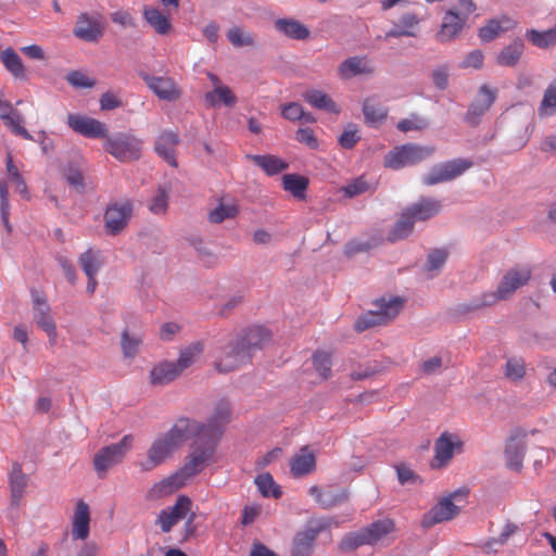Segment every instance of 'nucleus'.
Wrapping results in <instances>:
<instances>
[{
    "label": "nucleus",
    "instance_id": "nucleus-1",
    "mask_svg": "<svg viewBox=\"0 0 556 556\" xmlns=\"http://www.w3.org/2000/svg\"><path fill=\"white\" fill-rule=\"evenodd\" d=\"M216 444L208 439L195 444L192 452L186 457L184 466L174 475L154 484L151 492L156 496H164L184 486L189 479L199 475L213 462Z\"/></svg>",
    "mask_w": 556,
    "mask_h": 556
},
{
    "label": "nucleus",
    "instance_id": "nucleus-2",
    "mask_svg": "<svg viewBox=\"0 0 556 556\" xmlns=\"http://www.w3.org/2000/svg\"><path fill=\"white\" fill-rule=\"evenodd\" d=\"M270 339V333L260 326L248 329L235 342L229 343L215 367L219 372H229L251 362L253 354Z\"/></svg>",
    "mask_w": 556,
    "mask_h": 556
},
{
    "label": "nucleus",
    "instance_id": "nucleus-3",
    "mask_svg": "<svg viewBox=\"0 0 556 556\" xmlns=\"http://www.w3.org/2000/svg\"><path fill=\"white\" fill-rule=\"evenodd\" d=\"M531 278L532 269L530 266L511 267L504 273L495 291L482 293L479 298L473 299L469 305H464L462 311L467 313L509 300L518 289L527 286Z\"/></svg>",
    "mask_w": 556,
    "mask_h": 556
},
{
    "label": "nucleus",
    "instance_id": "nucleus-4",
    "mask_svg": "<svg viewBox=\"0 0 556 556\" xmlns=\"http://www.w3.org/2000/svg\"><path fill=\"white\" fill-rule=\"evenodd\" d=\"M339 527V521L330 517L312 518L298 530L291 541V556H313L320 533Z\"/></svg>",
    "mask_w": 556,
    "mask_h": 556
},
{
    "label": "nucleus",
    "instance_id": "nucleus-5",
    "mask_svg": "<svg viewBox=\"0 0 556 556\" xmlns=\"http://www.w3.org/2000/svg\"><path fill=\"white\" fill-rule=\"evenodd\" d=\"M395 531V525L391 519H379L358 531L344 535L339 544L343 552H352L363 545H376L383 542Z\"/></svg>",
    "mask_w": 556,
    "mask_h": 556
},
{
    "label": "nucleus",
    "instance_id": "nucleus-6",
    "mask_svg": "<svg viewBox=\"0 0 556 556\" xmlns=\"http://www.w3.org/2000/svg\"><path fill=\"white\" fill-rule=\"evenodd\" d=\"M376 309H370L361 315L354 325L357 332H363L377 326H386L391 323L404 306V299L400 296L380 298L375 301Z\"/></svg>",
    "mask_w": 556,
    "mask_h": 556
},
{
    "label": "nucleus",
    "instance_id": "nucleus-7",
    "mask_svg": "<svg viewBox=\"0 0 556 556\" xmlns=\"http://www.w3.org/2000/svg\"><path fill=\"white\" fill-rule=\"evenodd\" d=\"M465 442L457 433L442 432L433 444V456L429 462L432 470L446 469L453 458L464 452Z\"/></svg>",
    "mask_w": 556,
    "mask_h": 556
},
{
    "label": "nucleus",
    "instance_id": "nucleus-8",
    "mask_svg": "<svg viewBox=\"0 0 556 556\" xmlns=\"http://www.w3.org/2000/svg\"><path fill=\"white\" fill-rule=\"evenodd\" d=\"M191 507L192 501L186 495H179L173 506L160 511L156 525L160 526L162 532L168 533L176 523L188 516L185 527L187 533H192L195 514L191 511Z\"/></svg>",
    "mask_w": 556,
    "mask_h": 556
},
{
    "label": "nucleus",
    "instance_id": "nucleus-9",
    "mask_svg": "<svg viewBox=\"0 0 556 556\" xmlns=\"http://www.w3.org/2000/svg\"><path fill=\"white\" fill-rule=\"evenodd\" d=\"M132 443L134 437L126 434L119 442L102 447L94 455L93 466L100 478H103L110 468L123 460L132 447Z\"/></svg>",
    "mask_w": 556,
    "mask_h": 556
},
{
    "label": "nucleus",
    "instance_id": "nucleus-10",
    "mask_svg": "<svg viewBox=\"0 0 556 556\" xmlns=\"http://www.w3.org/2000/svg\"><path fill=\"white\" fill-rule=\"evenodd\" d=\"M142 141L129 134H117L108 137L104 150L122 162L138 160L141 155Z\"/></svg>",
    "mask_w": 556,
    "mask_h": 556
},
{
    "label": "nucleus",
    "instance_id": "nucleus-11",
    "mask_svg": "<svg viewBox=\"0 0 556 556\" xmlns=\"http://www.w3.org/2000/svg\"><path fill=\"white\" fill-rule=\"evenodd\" d=\"M468 489H459L442 497L427 514L422 517V527L430 528L437 523L450 521L459 514V507L453 503V500L468 495Z\"/></svg>",
    "mask_w": 556,
    "mask_h": 556
},
{
    "label": "nucleus",
    "instance_id": "nucleus-12",
    "mask_svg": "<svg viewBox=\"0 0 556 556\" xmlns=\"http://www.w3.org/2000/svg\"><path fill=\"white\" fill-rule=\"evenodd\" d=\"M472 166V162L467 159H455L437 164L431 170L422 177V182L427 186H433L441 182L451 181Z\"/></svg>",
    "mask_w": 556,
    "mask_h": 556
},
{
    "label": "nucleus",
    "instance_id": "nucleus-13",
    "mask_svg": "<svg viewBox=\"0 0 556 556\" xmlns=\"http://www.w3.org/2000/svg\"><path fill=\"white\" fill-rule=\"evenodd\" d=\"M164 437L178 450L187 440L195 438V444L205 440L201 422L187 417H180Z\"/></svg>",
    "mask_w": 556,
    "mask_h": 556
},
{
    "label": "nucleus",
    "instance_id": "nucleus-14",
    "mask_svg": "<svg viewBox=\"0 0 556 556\" xmlns=\"http://www.w3.org/2000/svg\"><path fill=\"white\" fill-rule=\"evenodd\" d=\"M131 214L132 204L129 201L109 204L104 213L106 232L111 236L121 233L128 225Z\"/></svg>",
    "mask_w": 556,
    "mask_h": 556
},
{
    "label": "nucleus",
    "instance_id": "nucleus-15",
    "mask_svg": "<svg viewBox=\"0 0 556 556\" xmlns=\"http://www.w3.org/2000/svg\"><path fill=\"white\" fill-rule=\"evenodd\" d=\"M33 318L36 325L43 330L51 344H55L58 332L51 307L46 298L39 293H33Z\"/></svg>",
    "mask_w": 556,
    "mask_h": 556
},
{
    "label": "nucleus",
    "instance_id": "nucleus-16",
    "mask_svg": "<svg viewBox=\"0 0 556 556\" xmlns=\"http://www.w3.org/2000/svg\"><path fill=\"white\" fill-rule=\"evenodd\" d=\"M497 98V89L491 88L489 85H482L475 100L468 108L465 121L471 126H477L481 122V117L490 110Z\"/></svg>",
    "mask_w": 556,
    "mask_h": 556
},
{
    "label": "nucleus",
    "instance_id": "nucleus-17",
    "mask_svg": "<svg viewBox=\"0 0 556 556\" xmlns=\"http://www.w3.org/2000/svg\"><path fill=\"white\" fill-rule=\"evenodd\" d=\"M527 451V431L516 429L505 444V460L509 469L520 471L523 467V458Z\"/></svg>",
    "mask_w": 556,
    "mask_h": 556
},
{
    "label": "nucleus",
    "instance_id": "nucleus-18",
    "mask_svg": "<svg viewBox=\"0 0 556 556\" xmlns=\"http://www.w3.org/2000/svg\"><path fill=\"white\" fill-rule=\"evenodd\" d=\"M229 419L230 405L227 402L218 403L207 422H201V429L205 439L217 443L220 440L225 426Z\"/></svg>",
    "mask_w": 556,
    "mask_h": 556
},
{
    "label": "nucleus",
    "instance_id": "nucleus-19",
    "mask_svg": "<svg viewBox=\"0 0 556 556\" xmlns=\"http://www.w3.org/2000/svg\"><path fill=\"white\" fill-rule=\"evenodd\" d=\"M67 125L77 134L87 138H104L108 136V128L102 122L83 116L79 114H70Z\"/></svg>",
    "mask_w": 556,
    "mask_h": 556
},
{
    "label": "nucleus",
    "instance_id": "nucleus-20",
    "mask_svg": "<svg viewBox=\"0 0 556 556\" xmlns=\"http://www.w3.org/2000/svg\"><path fill=\"white\" fill-rule=\"evenodd\" d=\"M74 35L87 42H98L104 33V25L88 13H81L73 29Z\"/></svg>",
    "mask_w": 556,
    "mask_h": 556
},
{
    "label": "nucleus",
    "instance_id": "nucleus-21",
    "mask_svg": "<svg viewBox=\"0 0 556 556\" xmlns=\"http://www.w3.org/2000/svg\"><path fill=\"white\" fill-rule=\"evenodd\" d=\"M180 139L176 131L163 130L155 139L154 150L168 165L177 167L176 148Z\"/></svg>",
    "mask_w": 556,
    "mask_h": 556
},
{
    "label": "nucleus",
    "instance_id": "nucleus-22",
    "mask_svg": "<svg viewBox=\"0 0 556 556\" xmlns=\"http://www.w3.org/2000/svg\"><path fill=\"white\" fill-rule=\"evenodd\" d=\"M177 448L164 437H160L150 446L148 458L141 463L143 470H151L164 463Z\"/></svg>",
    "mask_w": 556,
    "mask_h": 556
},
{
    "label": "nucleus",
    "instance_id": "nucleus-23",
    "mask_svg": "<svg viewBox=\"0 0 556 556\" xmlns=\"http://www.w3.org/2000/svg\"><path fill=\"white\" fill-rule=\"evenodd\" d=\"M147 86L162 100L175 101L180 97V89L169 77L142 75Z\"/></svg>",
    "mask_w": 556,
    "mask_h": 556
},
{
    "label": "nucleus",
    "instance_id": "nucleus-24",
    "mask_svg": "<svg viewBox=\"0 0 556 556\" xmlns=\"http://www.w3.org/2000/svg\"><path fill=\"white\" fill-rule=\"evenodd\" d=\"M417 157V148L414 144L395 147L387 153L383 164L387 168L400 169L413 165Z\"/></svg>",
    "mask_w": 556,
    "mask_h": 556
},
{
    "label": "nucleus",
    "instance_id": "nucleus-25",
    "mask_svg": "<svg viewBox=\"0 0 556 556\" xmlns=\"http://www.w3.org/2000/svg\"><path fill=\"white\" fill-rule=\"evenodd\" d=\"M467 20L468 18L459 14L456 9L447 10L438 33L439 39L441 41H448L457 37L463 30Z\"/></svg>",
    "mask_w": 556,
    "mask_h": 556
},
{
    "label": "nucleus",
    "instance_id": "nucleus-26",
    "mask_svg": "<svg viewBox=\"0 0 556 556\" xmlns=\"http://www.w3.org/2000/svg\"><path fill=\"white\" fill-rule=\"evenodd\" d=\"M375 72L372 63L366 56H352L344 60L338 67L342 79H350L357 75H370Z\"/></svg>",
    "mask_w": 556,
    "mask_h": 556
},
{
    "label": "nucleus",
    "instance_id": "nucleus-27",
    "mask_svg": "<svg viewBox=\"0 0 556 556\" xmlns=\"http://www.w3.org/2000/svg\"><path fill=\"white\" fill-rule=\"evenodd\" d=\"M417 219V206H410L404 210L395 223L394 227L388 233V241L396 242L406 238L414 229Z\"/></svg>",
    "mask_w": 556,
    "mask_h": 556
},
{
    "label": "nucleus",
    "instance_id": "nucleus-28",
    "mask_svg": "<svg viewBox=\"0 0 556 556\" xmlns=\"http://www.w3.org/2000/svg\"><path fill=\"white\" fill-rule=\"evenodd\" d=\"M90 509L86 502L78 501L72 520V538L85 540L89 535Z\"/></svg>",
    "mask_w": 556,
    "mask_h": 556
},
{
    "label": "nucleus",
    "instance_id": "nucleus-29",
    "mask_svg": "<svg viewBox=\"0 0 556 556\" xmlns=\"http://www.w3.org/2000/svg\"><path fill=\"white\" fill-rule=\"evenodd\" d=\"M316 468V457L307 446H303L290 460V471L299 478L312 473Z\"/></svg>",
    "mask_w": 556,
    "mask_h": 556
},
{
    "label": "nucleus",
    "instance_id": "nucleus-30",
    "mask_svg": "<svg viewBox=\"0 0 556 556\" xmlns=\"http://www.w3.org/2000/svg\"><path fill=\"white\" fill-rule=\"evenodd\" d=\"M267 176L278 175L289 168L288 162L274 154H247Z\"/></svg>",
    "mask_w": 556,
    "mask_h": 556
},
{
    "label": "nucleus",
    "instance_id": "nucleus-31",
    "mask_svg": "<svg viewBox=\"0 0 556 556\" xmlns=\"http://www.w3.org/2000/svg\"><path fill=\"white\" fill-rule=\"evenodd\" d=\"M179 368L174 362L163 361L155 364L150 370L149 379L152 386H165L180 376Z\"/></svg>",
    "mask_w": 556,
    "mask_h": 556
},
{
    "label": "nucleus",
    "instance_id": "nucleus-32",
    "mask_svg": "<svg viewBox=\"0 0 556 556\" xmlns=\"http://www.w3.org/2000/svg\"><path fill=\"white\" fill-rule=\"evenodd\" d=\"M517 26V22L509 16L490 20L479 29V38L483 42H490L500 34L510 30Z\"/></svg>",
    "mask_w": 556,
    "mask_h": 556
},
{
    "label": "nucleus",
    "instance_id": "nucleus-33",
    "mask_svg": "<svg viewBox=\"0 0 556 556\" xmlns=\"http://www.w3.org/2000/svg\"><path fill=\"white\" fill-rule=\"evenodd\" d=\"M9 481L11 491V505L18 507L28 482V478L23 472L21 464L14 463L12 465Z\"/></svg>",
    "mask_w": 556,
    "mask_h": 556
},
{
    "label": "nucleus",
    "instance_id": "nucleus-34",
    "mask_svg": "<svg viewBox=\"0 0 556 556\" xmlns=\"http://www.w3.org/2000/svg\"><path fill=\"white\" fill-rule=\"evenodd\" d=\"M142 15L157 35L166 36L173 30L170 16L162 13L159 9L144 7Z\"/></svg>",
    "mask_w": 556,
    "mask_h": 556
},
{
    "label": "nucleus",
    "instance_id": "nucleus-35",
    "mask_svg": "<svg viewBox=\"0 0 556 556\" xmlns=\"http://www.w3.org/2000/svg\"><path fill=\"white\" fill-rule=\"evenodd\" d=\"M363 114L367 125L377 127L387 118L388 109L377 97H370L365 99L363 103Z\"/></svg>",
    "mask_w": 556,
    "mask_h": 556
},
{
    "label": "nucleus",
    "instance_id": "nucleus-36",
    "mask_svg": "<svg viewBox=\"0 0 556 556\" xmlns=\"http://www.w3.org/2000/svg\"><path fill=\"white\" fill-rule=\"evenodd\" d=\"M523 51V41L521 39L514 40L498 52L496 55V64L513 67L518 64Z\"/></svg>",
    "mask_w": 556,
    "mask_h": 556
},
{
    "label": "nucleus",
    "instance_id": "nucleus-37",
    "mask_svg": "<svg viewBox=\"0 0 556 556\" xmlns=\"http://www.w3.org/2000/svg\"><path fill=\"white\" fill-rule=\"evenodd\" d=\"M283 190L291 193L298 200L306 198V190L309 185L308 178L298 174H286L281 178Z\"/></svg>",
    "mask_w": 556,
    "mask_h": 556
},
{
    "label": "nucleus",
    "instance_id": "nucleus-38",
    "mask_svg": "<svg viewBox=\"0 0 556 556\" xmlns=\"http://www.w3.org/2000/svg\"><path fill=\"white\" fill-rule=\"evenodd\" d=\"M78 263L86 276L97 275L103 265L100 250L89 248L79 255Z\"/></svg>",
    "mask_w": 556,
    "mask_h": 556
},
{
    "label": "nucleus",
    "instance_id": "nucleus-39",
    "mask_svg": "<svg viewBox=\"0 0 556 556\" xmlns=\"http://www.w3.org/2000/svg\"><path fill=\"white\" fill-rule=\"evenodd\" d=\"M204 100L206 104L212 108L218 105L219 103H223L226 106H233L237 103V97L226 85L206 92Z\"/></svg>",
    "mask_w": 556,
    "mask_h": 556
},
{
    "label": "nucleus",
    "instance_id": "nucleus-40",
    "mask_svg": "<svg viewBox=\"0 0 556 556\" xmlns=\"http://www.w3.org/2000/svg\"><path fill=\"white\" fill-rule=\"evenodd\" d=\"M275 27L277 30L292 39H306L309 35L308 29L295 20H277L275 22Z\"/></svg>",
    "mask_w": 556,
    "mask_h": 556
},
{
    "label": "nucleus",
    "instance_id": "nucleus-41",
    "mask_svg": "<svg viewBox=\"0 0 556 556\" xmlns=\"http://www.w3.org/2000/svg\"><path fill=\"white\" fill-rule=\"evenodd\" d=\"M304 100L312 106L331 113H339L337 104L332 99L320 90H308L303 94Z\"/></svg>",
    "mask_w": 556,
    "mask_h": 556
},
{
    "label": "nucleus",
    "instance_id": "nucleus-42",
    "mask_svg": "<svg viewBox=\"0 0 556 556\" xmlns=\"http://www.w3.org/2000/svg\"><path fill=\"white\" fill-rule=\"evenodd\" d=\"M203 350V343L198 341L180 351L178 359L174 362L177 368H179L180 374H182L200 357Z\"/></svg>",
    "mask_w": 556,
    "mask_h": 556
},
{
    "label": "nucleus",
    "instance_id": "nucleus-43",
    "mask_svg": "<svg viewBox=\"0 0 556 556\" xmlns=\"http://www.w3.org/2000/svg\"><path fill=\"white\" fill-rule=\"evenodd\" d=\"M1 61L4 67L15 77V78H26L25 67L18 54L12 49L7 48L2 51Z\"/></svg>",
    "mask_w": 556,
    "mask_h": 556
},
{
    "label": "nucleus",
    "instance_id": "nucleus-44",
    "mask_svg": "<svg viewBox=\"0 0 556 556\" xmlns=\"http://www.w3.org/2000/svg\"><path fill=\"white\" fill-rule=\"evenodd\" d=\"M526 37L533 46L541 49H547L556 45V27L543 31L529 29L526 33Z\"/></svg>",
    "mask_w": 556,
    "mask_h": 556
},
{
    "label": "nucleus",
    "instance_id": "nucleus-45",
    "mask_svg": "<svg viewBox=\"0 0 556 556\" xmlns=\"http://www.w3.org/2000/svg\"><path fill=\"white\" fill-rule=\"evenodd\" d=\"M448 256L446 249H432L427 255L425 263V271L427 277H433L445 264Z\"/></svg>",
    "mask_w": 556,
    "mask_h": 556
},
{
    "label": "nucleus",
    "instance_id": "nucleus-46",
    "mask_svg": "<svg viewBox=\"0 0 556 556\" xmlns=\"http://www.w3.org/2000/svg\"><path fill=\"white\" fill-rule=\"evenodd\" d=\"M141 343V333L130 332L128 329L122 332L121 346L125 357L134 358L138 354Z\"/></svg>",
    "mask_w": 556,
    "mask_h": 556
},
{
    "label": "nucleus",
    "instance_id": "nucleus-47",
    "mask_svg": "<svg viewBox=\"0 0 556 556\" xmlns=\"http://www.w3.org/2000/svg\"><path fill=\"white\" fill-rule=\"evenodd\" d=\"M5 165H7L9 180L15 185V190L24 199L28 200L30 198V195H29V192L27 189V185H26L24 178L22 177L18 168L14 165L11 153H8V155H7Z\"/></svg>",
    "mask_w": 556,
    "mask_h": 556
},
{
    "label": "nucleus",
    "instance_id": "nucleus-48",
    "mask_svg": "<svg viewBox=\"0 0 556 556\" xmlns=\"http://www.w3.org/2000/svg\"><path fill=\"white\" fill-rule=\"evenodd\" d=\"M417 29V20L414 15L404 16L397 24L393 26L391 30H389L386 35L387 38L390 37H414L416 35Z\"/></svg>",
    "mask_w": 556,
    "mask_h": 556
},
{
    "label": "nucleus",
    "instance_id": "nucleus-49",
    "mask_svg": "<svg viewBox=\"0 0 556 556\" xmlns=\"http://www.w3.org/2000/svg\"><path fill=\"white\" fill-rule=\"evenodd\" d=\"M255 484L263 496H273L278 498L281 496L280 488L275 483L270 473H262L255 478Z\"/></svg>",
    "mask_w": 556,
    "mask_h": 556
},
{
    "label": "nucleus",
    "instance_id": "nucleus-50",
    "mask_svg": "<svg viewBox=\"0 0 556 556\" xmlns=\"http://www.w3.org/2000/svg\"><path fill=\"white\" fill-rule=\"evenodd\" d=\"M349 494L344 489H327L324 490L320 507L329 509L348 501Z\"/></svg>",
    "mask_w": 556,
    "mask_h": 556
},
{
    "label": "nucleus",
    "instance_id": "nucleus-51",
    "mask_svg": "<svg viewBox=\"0 0 556 556\" xmlns=\"http://www.w3.org/2000/svg\"><path fill=\"white\" fill-rule=\"evenodd\" d=\"M504 375L511 381H520L526 375V364L522 358H509L506 362Z\"/></svg>",
    "mask_w": 556,
    "mask_h": 556
},
{
    "label": "nucleus",
    "instance_id": "nucleus-52",
    "mask_svg": "<svg viewBox=\"0 0 556 556\" xmlns=\"http://www.w3.org/2000/svg\"><path fill=\"white\" fill-rule=\"evenodd\" d=\"M238 214V207L233 204H219L208 214V220L219 224L226 219L235 218Z\"/></svg>",
    "mask_w": 556,
    "mask_h": 556
},
{
    "label": "nucleus",
    "instance_id": "nucleus-53",
    "mask_svg": "<svg viewBox=\"0 0 556 556\" xmlns=\"http://www.w3.org/2000/svg\"><path fill=\"white\" fill-rule=\"evenodd\" d=\"M313 364L323 379H328L331 375V354L325 351H317L313 355Z\"/></svg>",
    "mask_w": 556,
    "mask_h": 556
},
{
    "label": "nucleus",
    "instance_id": "nucleus-54",
    "mask_svg": "<svg viewBox=\"0 0 556 556\" xmlns=\"http://www.w3.org/2000/svg\"><path fill=\"white\" fill-rule=\"evenodd\" d=\"M227 38L233 47H249L255 43L254 36L244 33L240 27L230 28L227 31Z\"/></svg>",
    "mask_w": 556,
    "mask_h": 556
},
{
    "label": "nucleus",
    "instance_id": "nucleus-55",
    "mask_svg": "<svg viewBox=\"0 0 556 556\" xmlns=\"http://www.w3.org/2000/svg\"><path fill=\"white\" fill-rule=\"evenodd\" d=\"M442 205L439 200L433 198H421L419 199V220H427L435 216Z\"/></svg>",
    "mask_w": 556,
    "mask_h": 556
},
{
    "label": "nucleus",
    "instance_id": "nucleus-56",
    "mask_svg": "<svg viewBox=\"0 0 556 556\" xmlns=\"http://www.w3.org/2000/svg\"><path fill=\"white\" fill-rule=\"evenodd\" d=\"M2 122L13 134L27 140L31 139V135L22 126L23 117L17 111L13 112Z\"/></svg>",
    "mask_w": 556,
    "mask_h": 556
},
{
    "label": "nucleus",
    "instance_id": "nucleus-57",
    "mask_svg": "<svg viewBox=\"0 0 556 556\" xmlns=\"http://www.w3.org/2000/svg\"><path fill=\"white\" fill-rule=\"evenodd\" d=\"M0 214L1 219L10 233L12 231L11 224L9 222L10 216V204H9V189L4 181L0 180Z\"/></svg>",
    "mask_w": 556,
    "mask_h": 556
},
{
    "label": "nucleus",
    "instance_id": "nucleus-58",
    "mask_svg": "<svg viewBox=\"0 0 556 556\" xmlns=\"http://www.w3.org/2000/svg\"><path fill=\"white\" fill-rule=\"evenodd\" d=\"M359 139L358 129L355 125L350 124L339 137V143L344 149H352Z\"/></svg>",
    "mask_w": 556,
    "mask_h": 556
},
{
    "label": "nucleus",
    "instance_id": "nucleus-59",
    "mask_svg": "<svg viewBox=\"0 0 556 556\" xmlns=\"http://www.w3.org/2000/svg\"><path fill=\"white\" fill-rule=\"evenodd\" d=\"M68 84L76 88H91L94 86V81L85 74L73 71L66 77Z\"/></svg>",
    "mask_w": 556,
    "mask_h": 556
},
{
    "label": "nucleus",
    "instance_id": "nucleus-60",
    "mask_svg": "<svg viewBox=\"0 0 556 556\" xmlns=\"http://www.w3.org/2000/svg\"><path fill=\"white\" fill-rule=\"evenodd\" d=\"M281 114L286 119L295 122L302 119L304 116V110L301 104L296 102H290L282 106Z\"/></svg>",
    "mask_w": 556,
    "mask_h": 556
},
{
    "label": "nucleus",
    "instance_id": "nucleus-61",
    "mask_svg": "<svg viewBox=\"0 0 556 556\" xmlns=\"http://www.w3.org/2000/svg\"><path fill=\"white\" fill-rule=\"evenodd\" d=\"M149 208L154 214H162L167 208V193L164 189H159L157 193L153 197Z\"/></svg>",
    "mask_w": 556,
    "mask_h": 556
},
{
    "label": "nucleus",
    "instance_id": "nucleus-62",
    "mask_svg": "<svg viewBox=\"0 0 556 556\" xmlns=\"http://www.w3.org/2000/svg\"><path fill=\"white\" fill-rule=\"evenodd\" d=\"M369 190V184L359 177L344 187V192L349 197H356Z\"/></svg>",
    "mask_w": 556,
    "mask_h": 556
},
{
    "label": "nucleus",
    "instance_id": "nucleus-63",
    "mask_svg": "<svg viewBox=\"0 0 556 556\" xmlns=\"http://www.w3.org/2000/svg\"><path fill=\"white\" fill-rule=\"evenodd\" d=\"M295 139L305 146H307L309 149H317L318 148V140L314 135V131L309 128H300L296 131Z\"/></svg>",
    "mask_w": 556,
    "mask_h": 556
},
{
    "label": "nucleus",
    "instance_id": "nucleus-64",
    "mask_svg": "<svg viewBox=\"0 0 556 556\" xmlns=\"http://www.w3.org/2000/svg\"><path fill=\"white\" fill-rule=\"evenodd\" d=\"M111 21L117 25L123 27H134L135 18L134 16L125 10H117L110 15Z\"/></svg>",
    "mask_w": 556,
    "mask_h": 556
}]
</instances>
